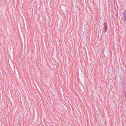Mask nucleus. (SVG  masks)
I'll use <instances>...</instances> for the list:
<instances>
[{
  "label": "nucleus",
  "mask_w": 126,
  "mask_h": 126,
  "mask_svg": "<svg viewBox=\"0 0 126 126\" xmlns=\"http://www.w3.org/2000/svg\"><path fill=\"white\" fill-rule=\"evenodd\" d=\"M104 31L106 32L107 29L106 24V23H104Z\"/></svg>",
  "instance_id": "obj_1"
},
{
  "label": "nucleus",
  "mask_w": 126,
  "mask_h": 126,
  "mask_svg": "<svg viewBox=\"0 0 126 126\" xmlns=\"http://www.w3.org/2000/svg\"><path fill=\"white\" fill-rule=\"evenodd\" d=\"M124 19H125H125H126V17H125V15H124Z\"/></svg>",
  "instance_id": "obj_2"
}]
</instances>
